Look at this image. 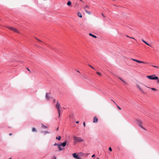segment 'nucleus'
I'll list each match as a JSON object with an SVG mask.
<instances>
[{
    "instance_id": "f257e3e1",
    "label": "nucleus",
    "mask_w": 159,
    "mask_h": 159,
    "mask_svg": "<svg viewBox=\"0 0 159 159\" xmlns=\"http://www.w3.org/2000/svg\"><path fill=\"white\" fill-rule=\"evenodd\" d=\"M56 107V108L57 109L59 113L58 117H60V116L61 111L62 109V108L61 107L60 104L59 103L58 101L57 102Z\"/></svg>"
},
{
    "instance_id": "f03ea898",
    "label": "nucleus",
    "mask_w": 159,
    "mask_h": 159,
    "mask_svg": "<svg viewBox=\"0 0 159 159\" xmlns=\"http://www.w3.org/2000/svg\"><path fill=\"white\" fill-rule=\"evenodd\" d=\"M73 138L75 143L81 142L84 141V139L82 138L74 136L73 137Z\"/></svg>"
},
{
    "instance_id": "7ed1b4c3",
    "label": "nucleus",
    "mask_w": 159,
    "mask_h": 159,
    "mask_svg": "<svg viewBox=\"0 0 159 159\" xmlns=\"http://www.w3.org/2000/svg\"><path fill=\"white\" fill-rule=\"evenodd\" d=\"M147 77L149 79L152 80H156L158 79V77L155 76V75L147 76Z\"/></svg>"
},
{
    "instance_id": "20e7f679",
    "label": "nucleus",
    "mask_w": 159,
    "mask_h": 159,
    "mask_svg": "<svg viewBox=\"0 0 159 159\" xmlns=\"http://www.w3.org/2000/svg\"><path fill=\"white\" fill-rule=\"evenodd\" d=\"M8 28H9V29H10L11 30L15 32H16V33H19V32L15 28H13V27H7Z\"/></svg>"
},
{
    "instance_id": "39448f33",
    "label": "nucleus",
    "mask_w": 159,
    "mask_h": 159,
    "mask_svg": "<svg viewBox=\"0 0 159 159\" xmlns=\"http://www.w3.org/2000/svg\"><path fill=\"white\" fill-rule=\"evenodd\" d=\"M132 59L133 60L136 62H137L138 63H143V64H146V62H144V61H143L138 60H137L134 59Z\"/></svg>"
},
{
    "instance_id": "423d86ee",
    "label": "nucleus",
    "mask_w": 159,
    "mask_h": 159,
    "mask_svg": "<svg viewBox=\"0 0 159 159\" xmlns=\"http://www.w3.org/2000/svg\"><path fill=\"white\" fill-rule=\"evenodd\" d=\"M73 156L74 158L76 159H82L80 157L76 155L75 153L73 154Z\"/></svg>"
},
{
    "instance_id": "0eeeda50",
    "label": "nucleus",
    "mask_w": 159,
    "mask_h": 159,
    "mask_svg": "<svg viewBox=\"0 0 159 159\" xmlns=\"http://www.w3.org/2000/svg\"><path fill=\"white\" fill-rule=\"evenodd\" d=\"M136 86H137V88L139 89V90L141 91V92H142V93H144V92L143 90V89H141V87H140V86H139V84H137Z\"/></svg>"
},
{
    "instance_id": "6e6552de",
    "label": "nucleus",
    "mask_w": 159,
    "mask_h": 159,
    "mask_svg": "<svg viewBox=\"0 0 159 159\" xmlns=\"http://www.w3.org/2000/svg\"><path fill=\"white\" fill-rule=\"evenodd\" d=\"M98 118L96 116H95L93 118V122L94 123H97L98 122Z\"/></svg>"
},
{
    "instance_id": "1a4fd4ad",
    "label": "nucleus",
    "mask_w": 159,
    "mask_h": 159,
    "mask_svg": "<svg viewBox=\"0 0 159 159\" xmlns=\"http://www.w3.org/2000/svg\"><path fill=\"white\" fill-rule=\"evenodd\" d=\"M66 143H67V141H65L63 143H60V146H62L63 147H65L66 145Z\"/></svg>"
},
{
    "instance_id": "9d476101",
    "label": "nucleus",
    "mask_w": 159,
    "mask_h": 159,
    "mask_svg": "<svg viewBox=\"0 0 159 159\" xmlns=\"http://www.w3.org/2000/svg\"><path fill=\"white\" fill-rule=\"evenodd\" d=\"M142 123L141 122H139V123H138V125L139 126L141 127L143 129L146 130V129L143 127V126L142 125Z\"/></svg>"
},
{
    "instance_id": "9b49d317",
    "label": "nucleus",
    "mask_w": 159,
    "mask_h": 159,
    "mask_svg": "<svg viewBox=\"0 0 159 159\" xmlns=\"http://www.w3.org/2000/svg\"><path fill=\"white\" fill-rule=\"evenodd\" d=\"M121 81H122L124 84H127V83L123 79L120 77L118 78Z\"/></svg>"
},
{
    "instance_id": "f8f14e48",
    "label": "nucleus",
    "mask_w": 159,
    "mask_h": 159,
    "mask_svg": "<svg viewBox=\"0 0 159 159\" xmlns=\"http://www.w3.org/2000/svg\"><path fill=\"white\" fill-rule=\"evenodd\" d=\"M45 97L46 99L48 100L50 98V97L47 93H46Z\"/></svg>"
},
{
    "instance_id": "ddd939ff",
    "label": "nucleus",
    "mask_w": 159,
    "mask_h": 159,
    "mask_svg": "<svg viewBox=\"0 0 159 159\" xmlns=\"http://www.w3.org/2000/svg\"><path fill=\"white\" fill-rule=\"evenodd\" d=\"M67 4L68 6H71V3L70 1H68V2L67 3Z\"/></svg>"
},
{
    "instance_id": "4468645a",
    "label": "nucleus",
    "mask_w": 159,
    "mask_h": 159,
    "mask_svg": "<svg viewBox=\"0 0 159 159\" xmlns=\"http://www.w3.org/2000/svg\"><path fill=\"white\" fill-rule=\"evenodd\" d=\"M89 35H90V36H92V37H93V38H97V37L96 36H95V35H94L93 34H92L91 33H89Z\"/></svg>"
},
{
    "instance_id": "2eb2a0df",
    "label": "nucleus",
    "mask_w": 159,
    "mask_h": 159,
    "mask_svg": "<svg viewBox=\"0 0 159 159\" xmlns=\"http://www.w3.org/2000/svg\"><path fill=\"white\" fill-rule=\"evenodd\" d=\"M77 15L79 17H80L81 18L82 17V16L81 15V13L80 12L77 13Z\"/></svg>"
},
{
    "instance_id": "dca6fc26",
    "label": "nucleus",
    "mask_w": 159,
    "mask_h": 159,
    "mask_svg": "<svg viewBox=\"0 0 159 159\" xmlns=\"http://www.w3.org/2000/svg\"><path fill=\"white\" fill-rule=\"evenodd\" d=\"M54 146H58V147H59L60 146V143H55L53 145Z\"/></svg>"
},
{
    "instance_id": "f3484780",
    "label": "nucleus",
    "mask_w": 159,
    "mask_h": 159,
    "mask_svg": "<svg viewBox=\"0 0 159 159\" xmlns=\"http://www.w3.org/2000/svg\"><path fill=\"white\" fill-rule=\"evenodd\" d=\"M61 146H60L59 147H58V148L59 150V151L63 150L64 149V148H61Z\"/></svg>"
},
{
    "instance_id": "a211bd4d",
    "label": "nucleus",
    "mask_w": 159,
    "mask_h": 159,
    "mask_svg": "<svg viewBox=\"0 0 159 159\" xmlns=\"http://www.w3.org/2000/svg\"><path fill=\"white\" fill-rule=\"evenodd\" d=\"M85 11L88 14H89V15L91 14V12L88 11L87 10H86V9H85Z\"/></svg>"
},
{
    "instance_id": "6ab92c4d",
    "label": "nucleus",
    "mask_w": 159,
    "mask_h": 159,
    "mask_svg": "<svg viewBox=\"0 0 159 159\" xmlns=\"http://www.w3.org/2000/svg\"><path fill=\"white\" fill-rule=\"evenodd\" d=\"M89 7L88 5H86V6L84 7V9L85 10V9L87 10V9H89Z\"/></svg>"
},
{
    "instance_id": "aec40b11",
    "label": "nucleus",
    "mask_w": 159,
    "mask_h": 159,
    "mask_svg": "<svg viewBox=\"0 0 159 159\" xmlns=\"http://www.w3.org/2000/svg\"><path fill=\"white\" fill-rule=\"evenodd\" d=\"M147 87H148V88H150V89H152V90L153 91H156L157 90L155 89V88H149V87H148L147 86H146Z\"/></svg>"
},
{
    "instance_id": "412c9836",
    "label": "nucleus",
    "mask_w": 159,
    "mask_h": 159,
    "mask_svg": "<svg viewBox=\"0 0 159 159\" xmlns=\"http://www.w3.org/2000/svg\"><path fill=\"white\" fill-rule=\"evenodd\" d=\"M32 131L33 132H36V130L34 128H33L32 129Z\"/></svg>"
},
{
    "instance_id": "4be33fe9",
    "label": "nucleus",
    "mask_w": 159,
    "mask_h": 159,
    "mask_svg": "<svg viewBox=\"0 0 159 159\" xmlns=\"http://www.w3.org/2000/svg\"><path fill=\"white\" fill-rule=\"evenodd\" d=\"M61 137L59 136L58 137V138L56 137V139H57L58 140H61Z\"/></svg>"
},
{
    "instance_id": "5701e85b",
    "label": "nucleus",
    "mask_w": 159,
    "mask_h": 159,
    "mask_svg": "<svg viewBox=\"0 0 159 159\" xmlns=\"http://www.w3.org/2000/svg\"><path fill=\"white\" fill-rule=\"evenodd\" d=\"M97 74L100 76H101L102 75V74L101 73L99 72H97Z\"/></svg>"
},
{
    "instance_id": "b1692460",
    "label": "nucleus",
    "mask_w": 159,
    "mask_h": 159,
    "mask_svg": "<svg viewBox=\"0 0 159 159\" xmlns=\"http://www.w3.org/2000/svg\"><path fill=\"white\" fill-rule=\"evenodd\" d=\"M88 66L90 67H91L92 69H94V70H95V69L91 65H89Z\"/></svg>"
},
{
    "instance_id": "393cba45",
    "label": "nucleus",
    "mask_w": 159,
    "mask_h": 159,
    "mask_svg": "<svg viewBox=\"0 0 159 159\" xmlns=\"http://www.w3.org/2000/svg\"><path fill=\"white\" fill-rule=\"evenodd\" d=\"M144 43H145L146 44H147V45H148V46H150V45H149L147 42L145 41V42H144Z\"/></svg>"
},
{
    "instance_id": "a878e982",
    "label": "nucleus",
    "mask_w": 159,
    "mask_h": 159,
    "mask_svg": "<svg viewBox=\"0 0 159 159\" xmlns=\"http://www.w3.org/2000/svg\"><path fill=\"white\" fill-rule=\"evenodd\" d=\"M42 127H43V128H44L45 129L47 128V126L44 125H42Z\"/></svg>"
},
{
    "instance_id": "bb28decb",
    "label": "nucleus",
    "mask_w": 159,
    "mask_h": 159,
    "mask_svg": "<svg viewBox=\"0 0 159 159\" xmlns=\"http://www.w3.org/2000/svg\"><path fill=\"white\" fill-rule=\"evenodd\" d=\"M45 134H48L49 133V132L48 131H44L43 132Z\"/></svg>"
},
{
    "instance_id": "cd10ccee",
    "label": "nucleus",
    "mask_w": 159,
    "mask_h": 159,
    "mask_svg": "<svg viewBox=\"0 0 159 159\" xmlns=\"http://www.w3.org/2000/svg\"><path fill=\"white\" fill-rule=\"evenodd\" d=\"M117 107L118 108L119 110H121V108L119 107V106H118V105H117Z\"/></svg>"
},
{
    "instance_id": "c85d7f7f",
    "label": "nucleus",
    "mask_w": 159,
    "mask_h": 159,
    "mask_svg": "<svg viewBox=\"0 0 159 159\" xmlns=\"http://www.w3.org/2000/svg\"><path fill=\"white\" fill-rule=\"evenodd\" d=\"M109 151H112V148H111V147H110V148H109Z\"/></svg>"
},
{
    "instance_id": "c756f323",
    "label": "nucleus",
    "mask_w": 159,
    "mask_h": 159,
    "mask_svg": "<svg viewBox=\"0 0 159 159\" xmlns=\"http://www.w3.org/2000/svg\"><path fill=\"white\" fill-rule=\"evenodd\" d=\"M156 80H157V83L159 84V79H158H158H157Z\"/></svg>"
},
{
    "instance_id": "7c9ffc66",
    "label": "nucleus",
    "mask_w": 159,
    "mask_h": 159,
    "mask_svg": "<svg viewBox=\"0 0 159 159\" xmlns=\"http://www.w3.org/2000/svg\"><path fill=\"white\" fill-rule=\"evenodd\" d=\"M36 39L37 40H38V41H40V42H42V41L41 40H39V39H37V38H36Z\"/></svg>"
},
{
    "instance_id": "2f4dec72",
    "label": "nucleus",
    "mask_w": 159,
    "mask_h": 159,
    "mask_svg": "<svg viewBox=\"0 0 159 159\" xmlns=\"http://www.w3.org/2000/svg\"><path fill=\"white\" fill-rule=\"evenodd\" d=\"M101 14L104 17H105V16L102 13Z\"/></svg>"
},
{
    "instance_id": "473e14b6",
    "label": "nucleus",
    "mask_w": 159,
    "mask_h": 159,
    "mask_svg": "<svg viewBox=\"0 0 159 159\" xmlns=\"http://www.w3.org/2000/svg\"><path fill=\"white\" fill-rule=\"evenodd\" d=\"M153 66L155 68H158V67L156 66Z\"/></svg>"
},
{
    "instance_id": "72a5a7b5",
    "label": "nucleus",
    "mask_w": 159,
    "mask_h": 159,
    "mask_svg": "<svg viewBox=\"0 0 159 159\" xmlns=\"http://www.w3.org/2000/svg\"><path fill=\"white\" fill-rule=\"evenodd\" d=\"M83 125H84V127H85V122L83 123Z\"/></svg>"
},
{
    "instance_id": "f704fd0d",
    "label": "nucleus",
    "mask_w": 159,
    "mask_h": 159,
    "mask_svg": "<svg viewBox=\"0 0 159 159\" xmlns=\"http://www.w3.org/2000/svg\"><path fill=\"white\" fill-rule=\"evenodd\" d=\"M129 38H131V39H133L135 40V39L134 38H133V37H129Z\"/></svg>"
},
{
    "instance_id": "c9c22d12",
    "label": "nucleus",
    "mask_w": 159,
    "mask_h": 159,
    "mask_svg": "<svg viewBox=\"0 0 159 159\" xmlns=\"http://www.w3.org/2000/svg\"><path fill=\"white\" fill-rule=\"evenodd\" d=\"M27 69L30 71V70L28 69V68H27Z\"/></svg>"
},
{
    "instance_id": "e433bc0d",
    "label": "nucleus",
    "mask_w": 159,
    "mask_h": 159,
    "mask_svg": "<svg viewBox=\"0 0 159 159\" xmlns=\"http://www.w3.org/2000/svg\"><path fill=\"white\" fill-rule=\"evenodd\" d=\"M95 156V154H93L92 156V157H94Z\"/></svg>"
},
{
    "instance_id": "4c0bfd02",
    "label": "nucleus",
    "mask_w": 159,
    "mask_h": 159,
    "mask_svg": "<svg viewBox=\"0 0 159 159\" xmlns=\"http://www.w3.org/2000/svg\"><path fill=\"white\" fill-rule=\"evenodd\" d=\"M142 41L144 43V42H145V41L143 39H142Z\"/></svg>"
},
{
    "instance_id": "58836bf2",
    "label": "nucleus",
    "mask_w": 159,
    "mask_h": 159,
    "mask_svg": "<svg viewBox=\"0 0 159 159\" xmlns=\"http://www.w3.org/2000/svg\"><path fill=\"white\" fill-rule=\"evenodd\" d=\"M9 135L10 136H11L12 135V133H10L9 134Z\"/></svg>"
},
{
    "instance_id": "ea45409f",
    "label": "nucleus",
    "mask_w": 159,
    "mask_h": 159,
    "mask_svg": "<svg viewBox=\"0 0 159 159\" xmlns=\"http://www.w3.org/2000/svg\"><path fill=\"white\" fill-rule=\"evenodd\" d=\"M111 101H112L115 104H116V103H115V102L113 101L112 100H111Z\"/></svg>"
},
{
    "instance_id": "a19ab883",
    "label": "nucleus",
    "mask_w": 159,
    "mask_h": 159,
    "mask_svg": "<svg viewBox=\"0 0 159 159\" xmlns=\"http://www.w3.org/2000/svg\"><path fill=\"white\" fill-rule=\"evenodd\" d=\"M79 123V121H77L76 122V123L77 124H78Z\"/></svg>"
},
{
    "instance_id": "79ce46f5",
    "label": "nucleus",
    "mask_w": 159,
    "mask_h": 159,
    "mask_svg": "<svg viewBox=\"0 0 159 159\" xmlns=\"http://www.w3.org/2000/svg\"><path fill=\"white\" fill-rule=\"evenodd\" d=\"M53 101H54V102H56V100H55V99H54Z\"/></svg>"
},
{
    "instance_id": "37998d69",
    "label": "nucleus",
    "mask_w": 159,
    "mask_h": 159,
    "mask_svg": "<svg viewBox=\"0 0 159 159\" xmlns=\"http://www.w3.org/2000/svg\"><path fill=\"white\" fill-rule=\"evenodd\" d=\"M80 0V1L81 2H83V1L82 0Z\"/></svg>"
},
{
    "instance_id": "c03bdc74",
    "label": "nucleus",
    "mask_w": 159,
    "mask_h": 159,
    "mask_svg": "<svg viewBox=\"0 0 159 159\" xmlns=\"http://www.w3.org/2000/svg\"><path fill=\"white\" fill-rule=\"evenodd\" d=\"M58 128H58H58H57V130H58Z\"/></svg>"
},
{
    "instance_id": "a18cd8bd",
    "label": "nucleus",
    "mask_w": 159,
    "mask_h": 159,
    "mask_svg": "<svg viewBox=\"0 0 159 159\" xmlns=\"http://www.w3.org/2000/svg\"><path fill=\"white\" fill-rule=\"evenodd\" d=\"M80 154H83V153H82V152H80Z\"/></svg>"
},
{
    "instance_id": "49530a36",
    "label": "nucleus",
    "mask_w": 159,
    "mask_h": 159,
    "mask_svg": "<svg viewBox=\"0 0 159 159\" xmlns=\"http://www.w3.org/2000/svg\"><path fill=\"white\" fill-rule=\"evenodd\" d=\"M77 72H79V73H80V71H78V70H77Z\"/></svg>"
},
{
    "instance_id": "de8ad7c7",
    "label": "nucleus",
    "mask_w": 159,
    "mask_h": 159,
    "mask_svg": "<svg viewBox=\"0 0 159 159\" xmlns=\"http://www.w3.org/2000/svg\"><path fill=\"white\" fill-rule=\"evenodd\" d=\"M126 36H127V37H129H129L128 36V35H126Z\"/></svg>"
},
{
    "instance_id": "09e8293b",
    "label": "nucleus",
    "mask_w": 159,
    "mask_h": 159,
    "mask_svg": "<svg viewBox=\"0 0 159 159\" xmlns=\"http://www.w3.org/2000/svg\"><path fill=\"white\" fill-rule=\"evenodd\" d=\"M11 159V158H9V159Z\"/></svg>"
},
{
    "instance_id": "8fccbe9b",
    "label": "nucleus",
    "mask_w": 159,
    "mask_h": 159,
    "mask_svg": "<svg viewBox=\"0 0 159 159\" xmlns=\"http://www.w3.org/2000/svg\"><path fill=\"white\" fill-rule=\"evenodd\" d=\"M97 159H99V158H98Z\"/></svg>"
}]
</instances>
